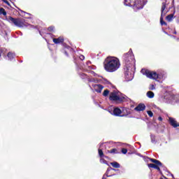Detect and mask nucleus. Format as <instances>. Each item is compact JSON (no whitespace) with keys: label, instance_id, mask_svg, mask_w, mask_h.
Returning <instances> with one entry per match:
<instances>
[{"label":"nucleus","instance_id":"8","mask_svg":"<svg viewBox=\"0 0 179 179\" xmlns=\"http://www.w3.org/2000/svg\"><path fill=\"white\" fill-rule=\"evenodd\" d=\"M168 10L166 9V3H162L161 8V17H160V24L162 26L167 25V23L163 20V17L166 16Z\"/></svg>","mask_w":179,"mask_h":179},{"label":"nucleus","instance_id":"6","mask_svg":"<svg viewBox=\"0 0 179 179\" xmlns=\"http://www.w3.org/2000/svg\"><path fill=\"white\" fill-rule=\"evenodd\" d=\"M7 20L8 22H9V23H13V24H15V26H17V27H27V24L24 22L22 21L20 19H15L9 16L7 18Z\"/></svg>","mask_w":179,"mask_h":179},{"label":"nucleus","instance_id":"15","mask_svg":"<svg viewBox=\"0 0 179 179\" xmlns=\"http://www.w3.org/2000/svg\"><path fill=\"white\" fill-rule=\"evenodd\" d=\"M148 167L150 169H155L156 170H158V171H160V167H159V165H157V164H149Z\"/></svg>","mask_w":179,"mask_h":179},{"label":"nucleus","instance_id":"3","mask_svg":"<svg viewBox=\"0 0 179 179\" xmlns=\"http://www.w3.org/2000/svg\"><path fill=\"white\" fill-rule=\"evenodd\" d=\"M141 72L143 75H145L147 76V78H149V79H153L157 82H163V80H164V71L157 73L155 71H150L149 70L143 69H141Z\"/></svg>","mask_w":179,"mask_h":179},{"label":"nucleus","instance_id":"12","mask_svg":"<svg viewBox=\"0 0 179 179\" xmlns=\"http://www.w3.org/2000/svg\"><path fill=\"white\" fill-rule=\"evenodd\" d=\"M134 8V9H143V2L136 1L135 2Z\"/></svg>","mask_w":179,"mask_h":179},{"label":"nucleus","instance_id":"29","mask_svg":"<svg viewBox=\"0 0 179 179\" xmlns=\"http://www.w3.org/2000/svg\"><path fill=\"white\" fill-rule=\"evenodd\" d=\"M100 163H102L103 164H108L107 163V162L106 161V159H103V158H101V159H100Z\"/></svg>","mask_w":179,"mask_h":179},{"label":"nucleus","instance_id":"13","mask_svg":"<svg viewBox=\"0 0 179 179\" xmlns=\"http://www.w3.org/2000/svg\"><path fill=\"white\" fill-rule=\"evenodd\" d=\"M145 108H146V106L143 103H139L134 110L136 111H144Z\"/></svg>","mask_w":179,"mask_h":179},{"label":"nucleus","instance_id":"9","mask_svg":"<svg viewBox=\"0 0 179 179\" xmlns=\"http://www.w3.org/2000/svg\"><path fill=\"white\" fill-rule=\"evenodd\" d=\"M108 113L111 114L112 115H115V117H124V115H121L122 111H121V109L118 108H113V109L108 108Z\"/></svg>","mask_w":179,"mask_h":179},{"label":"nucleus","instance_id":"31","mask_svg":"<svg viewBox=\"0 0 179 179\" xmlns=\"http://www.w3.org/2000/svg\"><path fill=\"white\" fill-rule=\"evenodd\" d=\"M80 76L82 79H85V78H86V74L85 73H81V74H80Z\"/></svg>","mask_w":179,"mask_h":179},{"label":"nucleus","instance_id":"42","mask_svg":"<svg viewBox=\"0 0 179 179\" xmlns=\"http://www.w3.org/2000/svg\"><path fill=\"white\" fill-rule=\"evenodd\" d=\"M66 55H68V53H66V52H65Z\"/></svg>","mask_w":179,"mask_h":179},{"label":"nucleus","instance_id":"44","mask_svg":"<svg viewBox=\"0 0 179 179\" xmlns=\"http://www.w3.org/2000/svg\"><path fill=\"white\" fill-rule=\"evenodd\" d=\"M107 159V157H105Z\"/></svg>","mask_w":179,"mask_h":179},{"label":"nucleus","instance_id":"4","mask_svg":"<svg viewBox=\"0 0 179 179\" xmlns=\"http://www.w3.org/2000/svg\"><path fill=\"white\" fill-rule=\"evenodd\" d=\"M89 86L91 89H94L95 92L97 93H101V90H103V85L100 84H94V83H100V79L96 78H88Z\"/></svg>","mask_w":179,"mask_h":179},{"label":"nucleus","instance_id":"16","mask_svg":"<svg viewBox=\"0 0 179 179\" xmlns=\"http://www.w3.org/2000/svg\"><path fill=\"white\" fill-rule=\"evenodd\" d=\"M173 13H176V11H174ZM173 19H174V14H171L166 16V20L168 22H172Z\"/></svg>","mask_w":179,"mask_h":179},{"label":"nucleus","instance_id":"24","mask_svg":"<svg viewBox=\"0 0 179 179\" xmlns=\"http://www.w3.org/2000/svg\"><path fill=\"white\" fill-rule=\"evenodd\" d=\"M99 157H104V153H103V150L99 149Z\"/></svg>","mask_w":179,"mask_h":179},{"label":"nucleus","instance_id":"17","mask_svg":"<svg viewBox=\"0 0 179 179\" xmlns=\"http://www.w3.org/2000/svg\"><path fill=\"white\" fill-rule=\"evenodd\" d=\"M150 162H152V163H155V164H157V166H162V162H160V161L157 160V159H150Z\"/></svg>","mask_w":179,"mask_h":179},{"label":"nucleus","instance_id":"21","mask_svg":"<svg viewBox=\"0 0 179 179\" xmlns=\"http://www.w3.org/2000/svg\"><path fill=\"white\" fill-rule=\"evenodd\" d=\"M111 166H113L115 169H120V164L117 162H112L110 163Z\"/></svg>","mask_w":179,"mask_h":179},{"label":"nucleus","instance_id":"2","mask_svg":"<svg viewBox=\"0 0 179 179\" xmlns=\"http://www.w3.org/2000/svg\"><path fill=\"white\" fill-rule=\"evenodd\" d=\"M121 66V63L120 62V59L115 57H108L106 59L104 63V69L106 72H115L120 69Z\"/></svg>","mask_w":179,"mask_h":179},{"label":"nucleus","instance_id":"32","mask_svg":"<svg viewBox=\"0 0 179 179\" xmlns=\"http://www.w3.org/2000/svg\"><path fill=\"white\" fill-rule=\"evenodd\" d=\"M48 31H54V27H50L48 28Z\"/></svg>","mask_w":179,"mask_h":179},{"label":"nucleus","instance_id":"40","mask_svg":"<svg viewBox=\"0 0 179 179\" xmlns=\"http://www.w3.org/2000/svg\"><path fill=\"white\" fill-rule=\"evenodd\" d=\"M173 34H177V31H175L173 32Z\"/></svg>","mask_w":179,"mask_h":179},{"label":"nucleus","instance_id":"11","mask_svg":"<svg viewBox=\"0 0 179 179\" xmlns=\"http://www.w3.org/2000/svg\"><path fill=\"white\" fill-rule=\"evenodd\" d=\"M169 122L170 124L173 127V128H177V127H179V123L177 122V120L173 117H169Z\"/></svg>","mask_w":179,"mask_h":179},{"label":"nucleus","instance_id":"23","mask_svg":"<svg viewBox=\"0 0 179 179\" xmlns=\"http://www.w3.org/2000/svg\"><path fill=\"white\" fill-rule=\"evenodd\" d=\"M108 94H110V91L108 90H105L103 91V96H104L105 97H107Z\"/></svg>","mask_w":179,"mask_h":179},{"label":"nucleus","instance_id":"22","mask_svg":"<svg viewBox=\"0 0 179 179\" xmlns=\"http://www.w3.org/2000/svg\"><path fill=\"white\" fill-rule=\"evenodd\" d=\"M0 15H3V16H6V11L3 8L0 7Z\"/></svg>","mask_w":179,"mask_h":179},{"label":"nucleus","instance_id":"30","mask_svg":"<svg viewBox=\"0 0 179 179\" xmlns=\"http://www.w3.org/2000/svg\"><path fill=\"white\" fill-rule=\"evenodd\" d=\"M147 114L149 115V117H153V112H152L151 110L147 111Z\"/></svg>","mask_w":179,"mask_h":179},{"label":"nucleus","instance_id":"7","mask_svg":"<svg viewBox=\"0 0 179 179\" xmlns=\"http://www.w3.org/2000/svg\"><path fill=\"white\" fill-rule=\"evenodd\" d=\"M165 103H177L179 101V94L177 95H171L168 94L164 96Z\"/></svg>","mask_w":179,"mask_h":179},{"label":"nucleus","instance_id":"14","mask_svg":"<svg viewBox=\"0 0 179 179\" xmlns=\"http://www.w3.org/2000/svg\"><path fill=\"white\" fill-rule=\"evenodd\" d=\"M53 43H55V44H61V43H64V37L60 36L57 38H53Z\"/></svg>","mask_w":179,"mask_h":179},{"label":"nucleus","instance_id":"10","mask_svg":"<svg viewBox=\"0 0 179 179\" xmlns=\"http://www.w3.org/2000/svg\"><path fill=\"white\" fill-rule=\"evenodd\" d=\"M90 65H92V62L90 61L87 62L86 64H84V66H82L83 71H92V69H96V66Z\"/></svg>","mask_w":179,"mask_h":179},{"label":"nucleus","instance_id":"19","mask_svg":"<svg viewBox=\"0 0 179 179\" xmlns=\"http://www.w3.org/2000/svg\"><path fill=\"white\" fill-rule=\"evenodd\" d=\"M108 153H111L112 155H116L117 153H118V150H117L116 148H113L110 150H108Z\"/></svg>","mask_w":179,"mask_h":179},{"label":"nucleus","instance_id":"18","mask_svg":"<svg viewBox=\"0 0 179 179\" xmlns=\"http://www.w3.org/2000/svg\"><path fill=\"white\" fill-rule=\"evenodd\" d=\"M146 95L147 97H148V99H153V97H155V93H153V92L151 91H148Z\"/></svg>","mask_w":179,"mask_h":179},{"label":"nucleus","instance_id":"28","mask_svg":"<svg viewBox=\"0 0 179 179\" xmlns=\"http://www.w3.org/2000/svg\"><path fill=\"white\" fill-rule=\"evenodd\" d=\"M156 89V87H155V85L151 84L149 87V90H155Z\"/></svg>","mask_w":179,"mask_h":179},{"label":"nucleus","instance_id":"34","mask_svg":"<svg viewBox=\"0 0 179 179\" xmlns=\"http://www.w3.org/2000/svg\"><path fill=\"white\" fill-rule=\"evenodd\" d=\"M80 59H81V61H83V59H85V56L80 55Z\"/></svg>","mask_w":179,"mask_h":179},{"label":"nucleus","instance_id":"43","mask_svg":"<svg viewBox=\"0 0 179 179\" xmlns=\"http://www.w3.org/2000/svg\"><path fill=\"white\" fill-rule=\"evenodd\" d=\"M127 114H131V113H130V112H129Z\"/></svg>","mask_w":179,"mask_h":179},{"label":"nucleus","instance_id":"35","mask_svg":"<svg viewBox=\"0 0 179 179\" xmlns=\"http://www.w3.org/2000/svg\"><path fill=\"white\" fill-rule=\"evenodd\" d=\"M90 73H92V75H94V76H97V74H96L94 71H90Z\"/></svg>","mask_w":179,"mask_h":179},{"label":"nucleus","instance_id":"36","mask_svg":"<svg viewBox=\"0 0 179 179\" xmlns=\"http://www.w3.org/2000/svg\"><path fill=\"white\" fill-rule=\"evenodd\" d=\"M106 177H107V176H106V175H104V176H103V179H106Z\"/></svg>","mask_w":179,"mask_h":179},{"label":"nucleus","instance_id":"27","mask_svg":"<svg viewBox=\"0 0 179 179\" xmlns=\"http://www.w3.org/2000/svg\"><path fill=\"white\" fill-rule=\"evenodd\" d=\"M122 153L123 155H127V153H128V150H127V148H122Z\"/></svg>","mask_w":179,"mask_h":179},{"label":"nucleus","instance_id":"39","mask_svg":"<svg viewBox=\"0 0 179 179\" xmlns=\"http://www.w3.org/2000/svg\"><path fill=\"white\" fill-rule=\"evenodd\" d=\"M173 100H177V97H174Z\"/></svg>","mask_w":179,"mask_h":179},{"label":"nucleus","instance_id":"37","mask_svg":"<svg viewBox=\"0 0 179 179\" xmlns=\"http://www.w3.org/2000/svg\"><path fill=\"white\" fill-rule=\"evenodd\" d=\"M0 52H2V50L0 49ZM0 57H2V55L0 54Z\"/></svg>","mask_w":179,"mask_h":179},{"label":"nucleus","instance_id":"33","mask_svg":"<svg viewBox=\"0 0 179 179\" xmlns=\"http://www.w3.org/2000/svg\"><path fill=\"white\" fill-rule=\"evenodd\" d=\"M3 2H4V3H6V5H8V6H10V4L9 3V1H8V0H3Z\"/></svg>","mask_w":179,"mask_h":179},{"label":"nucleus","instance_id":"20","mask_svg":"<svg viewBox=\"0 0 179 179\" xmlns=\"http://www.w3.org/2000/svg\"><path fill=\"white\" fill-rule=\"evenodd\" d=\"M7 57L10 60H12L13 59V58H15V53H12L10 52L8 53Z\"/></svg>","mask_w":179,"mask_h":179},{"label":"nucleus","instance_id":"1","mask_svg":"<svg viewBox=\"0 0 179 179\" xmlns=\"http://www.w3.org/2000/svg\"><path fill=\"white\" fill-rule=\"evenodd\" d=\"M124 61V78L127 82L132 80L134 79V73L135 71V57L132 55V50L128 52V53L124 54L123 57Z\"/></svg>","mask_w":179,"mask_h":179},{"label":"nucleus","instance_id":"5","mask_svg":"<svg viewBox=\"0 0 179 179\" xmlns=\"http://www.w3.org/2000/svg\"><path fill=\"white\" fill-rule=\"evenodd\" d=\"M124 99H125V97L122 96V94L117 90H113L109 94V100H110V101L120 103L122 101V100H124Z\"/></svg>","mask_w":179,"mask_h":179},{"label":"nucleus","instance_id":"25","mask_svg":"<svg viewBox=\"0 0 179 179\" xmlns=\"http://www.w3.org/2000/svg\"><path fill=\"white\" fill-rule=\"evenodd\" d=\"M124 5L126 6H131V0H124Z\"/></svg>","mask_w":179,"mask_h":179},{"label":"nucleus","instance_id":"26","mask_svg":"<svg viewBox=\"0 0 179 179\" xmlns=\"http://www.w3.org/2000/svg\"><path fill=\"white\" fill-rule=\"evenodd\" d=\"M151 142L152 143H156V138L154 135H151Z\"/></svg>","mask_w":179,"mask_h":179},{"label":"nucleus","instance_id":"38","mask_svg":"<svg viewBox=\"0 0 179 179\" xmlns=\"http://www.w3.org/2000/svg\"><path fill=\"white\" fill-rule=\"evenodd\" d=\"M159 121H162V120H163L162 117H159Z\"/></svg>","mask_w":179,"mask_h":179},{"label":"nucleus","instance_id":"41","mask_svg":"<svg viewBox=\"0 0 179 179\" xmlns=\"http://www.w3.org/2000/svg\"><path fill=\"white\" fill-rule=\"evenodd\" d=\"M101 146H103V143L100 144V148H101Z\"/></svg>","mask_w":179,"mask_h":179}]
</instances>
